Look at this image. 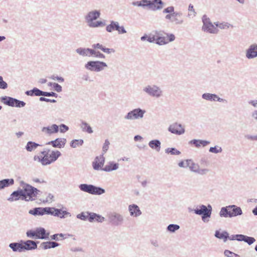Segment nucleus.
<instances>
[{
    "label": "nucleus",
    "mask_w": 257,
    "mask_h": 257,
    "mask_svg": "<svg viewBox=\"0 0 257 257\" xmlns=\"http://www.w3.org/2000/svg\"><path fill=\"white\" fill-rule=\"evenodd\" d=\"M95 217H96V222L102 223L105 221V218L102 216L95 213Z\"/></svg>",
    "instance_id": "60"
},
{
    "label": "nucleus",
    "mask_w": 257,
    "mask_h": 257,
    "mask_svg": "<svg viewBox=\"0 0 257 257\" xmlns=\"http://www.w3.org/2000/svg\"><path fill=\"white\" fill-rule=\"evenodd\" d=\"M41 131L45 135L51 136L59 132V126L56 124H53L47 126H44L42 127Z\"/></svg>",
    "instance_id": "14"
},
{
    "label": "nucleus",
    "mask_w": 257,
    "mask_h": 257,
    "mask_svg": "<svg viewBox=\"0 0 257 257\" xmlns=\"http://www.w3.org/2000/svg\"><path fill=\"white\" fill-rule=\"evenodd\" d=\"M104 162L105 158L103 155L96 157L92 163L93 168L95 170H99L100 169L102 170L103 169L102 167L104 164Z\"/></svg>",
    "instance_id": "16"
},
{
    "label": "nucleus",
    "mask_w": 257,
    "mask_h": 257,
    "mask_svg": "<svg viewBox=\"0 0 257 257\" xmlns=\"http://www.w3.org/2000/svg\"><path fill=\"white\" fill-rule=\"evenodd\" d=\"M107 67L106 63L99 61H91L85 65V68L91 71L100 72Z\"/></svg>",
    "instance_id": "8"
},
{
    "label": "nucleus",
    "mask_w": 257,
    "mask_h": 257,
    "mask_svg": "<svg viewBox=\"0 0 257 257\" xmlns=\"http://www.w3.org/2000/svg\"><path fill=\"white\" fill-rule=\"evenodd\" d=\"M20 185L24 194V198H22V200L26 201L35 200L37 198V195L40 192L39 190L23 181H20Z\"/></svg>",
    "instance_id": "2"
},
{
    "label": "nucleus",
    "mask_w": 257,
    "mask_h": 257,
    "mask_svg": "<svg viewBox=\"0 0 257 257\" xmlns=\"http://www.w3.org/2000/svg\"><path fill=\"white\" fill-rule=\"evenodd\" d=\"M91 50L90 48L80 47L76 49V52L83 57H90Z\"/></svg>",
    "instance_id": "31"
},
{
    "label": "nucleus",
    "mask_w": 257,
    "mask_h": 257,
    "mask_svg": "<svg viewBox=\"0 0 257 257\" xmlns=\"http://www.w3.org/2000/svg\"><path fill=\"white\" fill-rule=\"evenodd\" d=\"M9 246L12 249L14 252H20L23 251V246L22 244V241L21 242H12L9 244Z\"/></svg>",
    "instance_id": "27"
},
{
    "label": "nucleus",
    "mask_w": 257,
    "mask_h": 257,
    "mask_svg": "<svg viewBox=\"0 0 257 257\" xmlns=\"http://www.w3.org/2000/svg\"><path fill=\"white\" fill-rule=\"evenodd\" d=\"M45 207H36L29 211V213L34 216H42L45 214Z\"/></svg>",
    "instance_id": "33"
},
{
    "label": "nucleus",
    "mask_w": 257,
    "mask_h": 257,
    "mask_svg": "<svg viewBox=\"0 0 257 257\" xmlns=\"http://www.w3.org/2000/svg\"><path fill=\"white\" fill-rule=\"evenodd\" d=\"M66 143V139L65 138H57L54 141H51L47 143V145H51L54 148H62L64 147Z\"/></svg>",
    "instance_id": "20"
},
{
    "label": "nucleus",
    "mask_w": 257,
    "mask_h": 257,
    "mask_svg": "<svg viewBox=\"0 0 257 257\" xmlns=\"http://www.w3.org/2000/svg\"><path fill=\"white\" fill-rule=\"evenodd\" d=\"M210 144V142L206 140L193 139L189 142V144L196 148H200L201 147H205Z\"/></svg>",
    "instance_id": "18"
},
{
    "label": "nucleus",
    "mask_w": 257,
    "mask_h": 257,
    "mask_svg": "<svg viewBox=\"0 0 257 257\" xmlns=\"http://www.w3.org/2000/svg\"><path fill=\"white\" fill-rule=\"evenodd\" d=\"M7 88L8 84L4 80L3 77L0 76V89H6Z\"/></svg>",
    "instance_id": "55"
},
{
    "label": "nucleus",
    "mask_w": 257,
    "mask_h": 257,
    "mask_svg": "<svg viewBox=\"0 0 257 257\" xmlns=\"http://www.w3.org/2000/svg\"><path fill=\"white\" fill-rule=\"evenodd\" d=\"M12 98V97H10V96H5L1 97L0 98V100L5 104L9 106L10 105Z\"/></svg>",
    "instance_id": "50"
},
{
    "label": "nucleus",
    "mask_w": 257,
    "mask_h": 257,
    "mask_svg": "<svg viewBox=\"0 0 257 257\" xmlns=\"http://www.w3.org/2000/svg\"><path fill=\"white\" fill-rule=\"evenodd\" d=\"M81 128L83 132H87L88 134H92L93 133V130L91 126L85 121H82Z\"/></svg>",
    "instance_id": "40"
},
{
    "label": "nucleus",
    "mask_w": 257,
    "mask_h": 257,
    "mask_svg": "<svg viewBox=\"0 0 257 257\" xmlns=\"http://www.w3.org/2000/svg\"><path fill=\"white\" fill-rule=\"evenodd\" d=\"M224 254L226 257H240L239 255L227 249L224 250Z\"/></svg>",
    "instance_id": "51"
},
{
    "label": "nucleus",
    "mask_w": 257,
    "mask_h": 257,
    "mask_svg": "<svg viewBox=\"0 0 257 257\" xmlns=\"http://www.w3.org/2000/svg\"><path fill=\"white\" fill-rule=\"evenodd\" d=\"M161 145V142L159 140H151L148 143L149 147L157 152L160 151Z\"/></svg>",
    "instance_id": "26"
},
{
    "label": "nucleus",
    "mask_w": 257,
    "mask_h": 257,
    "mask_svg": "<svg viewBox=\"0 0 257 257\" xmlns=\"http://www.w3.org/2000/svg\"><path fill=\"white\" fill-rule=\"evenodd\" d=\"M59 212V209L54 207H45V214H50L54 216H59L57 213Z\"/></svg>",
    "instance_id": "36"
},
{
    "label": "nucleus",
    "mask_w": 257,
    "mask_h": 257,
    "mask_svg": "<svg viewBox=\"0 0 257 257\" xmlns=\"http://www.w3.org/2000/svg\"><path fill=\"white\" fill-rule=\"evenodd\" d=\"M79 188L81 191L92 195H100L105 192L104 189L91 184H81L79 185Z\"/></svg>",
    "instance_id": "6"
},
{
    "label": "nucleus",
    "mask_w": 257,
    "mask_h": 257,
    "mask_svg": "<svg viewBox=\"0 0 257 257\" xmlns=\"http://www.w3.org/2000/svg\"><path fill=\"white\" fill-rule=\"evenodd\" d=\"M36 233V239H47L49 235V232H46L44 228L38 227L35 229Z\"/></svg>",
    "instance_id": "24"
},
{
    "label": "nucleus",
    "mask_w": 257,
    "mask_h": 257,
    "mask_svg": "<svg viewBox=\"0 0 257 257\" xmlns=\"http://www.w3.org/2000/svg\"><path fill=\"white\" fill-rule=\"evenodd\" d=\"M53 88L54 90L57 92H60L62 91V86L58 83H54Z\"/></svg>",
    "instance_id": "61"
},
{
    "label": "nucleus",
    "mask_w": 257,
    "mask_h": 257,
    "mask_svg": "<svg viewBox=\"0 0 257 257\" xmlns=\"http://www.w3.org/2000/svg\"><path fill=\"white\" fill-rule=\"evenodd\" d=\"M26 235L27 237L29 238H35L36 239V230H28L26 232Z\"/></svg>",
    "instance_id": "52"
},
{
    "label": "nucleus",
    "mask_w": 257,
    "mask_h": 257,
    "mask_svg": "<svg viewBox=\"0 0 257 257\" xmlns=\"http://www.w3.org/2000/svg\"><path fill=\"white\" fill-rule=\"evenodd\" d=\"M188 168L191 172L197 173L201 175H206L208 172V169H201L198 164L195 163L192 160H190Z\"/></svg>",
    "instance_id": "13"
},
{
    "label": "nucleus",
    "mask_w": 257,
    "mask_h": 257,
    "mask_svg": "<svg viewBox=\"0 0 257 257\" xmlns=\"http://www.w3.org/2000/svg\"><path fill=\"white\" fill-rule=\"evenodd\" d=\"M59 128H60V132L61 133H64L68 131L69 130L68 126L64 124H61L59 126Z\"/></svg>",
    "instance_id": "58"
},
{
    "label": "nucleus",
    "mask_w": 257,
    "mask_h": 257,
    "mask_svg": "<svg viewBox=\"0 0 257 257\" xmlns=\"http://www.w3.org/2000/svg\"><path fill=\"white\" fill-rule=\"evenodd\" d=\"M168 131L171 133L177 135H182L185 132L184 127L181 124L178 122H174L170 124L168 128Z\"/></svg>",
    "instance_id": "12"
},
{
    "label": "nucleus",
    "mask_w": 257,
    "mask_h": 257,
    "mask_svg": "<svg viewBox=\"0 0 257 257\" xmlns=\"http://www.w3.org/2000/svg\"><path fill=\"white\" fill-rule=\"evenodd\" d=\"M168 20V22L171 23L173 25H177L182 24L183 20L182 17H166Z\"/></svg>",
    "instance_id": "37"
},
{
    "label": "nucleus",
    "mask_w": 257,
    "mask_h": 257,
    "mask_svg": "<svg viewBox=\"0 0 257 257\" xmlns=\"http://www.w3.org/2000/svg\"><path fill=\"white\" fill-rule=\"evenodd\" d=\"M25 94L28 96H44V91L39 89L38 88L35 87L33 89L30 90H27L25 92Z\"/></svg>",
    "instance_id": "30"
},
{
    "label": "nucleus",
    "mask_w": 257,
    "mask_h": 257,
    "mask_svg": "<svg viewBox=\"0 0 257 257\" xmlns=\"http://www.w3.org/2000/svg\"><path fill=\"white\" fill-rule=\"evenodd\" d=\"M214 235L217 238L223 239V241L225 242L228 237V233L226 231L220 232L219 231L216 230Z\"/></svg>",
    "instance_id": "35"
},
{
    "label": "nucleus",
    "mask_w": 257,
    "mask_h": 257,
    "mask_svg": "<svg viewBox=\"0 0 257 257\" xmlns=\"http://www.w3.org/2000/svg\"><path fill=\"white\" fill-rule=\"evenodd\" d=\"M41 145L36 143L33 142H28L26 146V149L28 152H32V151L35 150L38 146H40Z\"/></svg>",
    "instance_id": "38"
},
{
    "label": "nucleus",
    "mask_w": 257,
    "mask_h": 257,
    "mask_svg": "<svg viewBox=\"0 0 257 257\" xmlns=\"http://www.w3.org/2000/svg\"><path fill=\"white\" fill-rule=\"evenodd\" d=\"M143 91L148 95L155 98H160L163 96V91L157 85H147L143 88Z\"/></svg>",
    "instance_id": "5"
},
{
    "label": "nucleus",
    "mask_w": 257,
    "mask_h": 257,
    "mask_svg": "<svg viewBox=\"0 0 257 257\" xmlns=\"http://www.w3.org/2000/svg\"><path fill=\"white\" fill-rule=\"evenodd\" d=\"M188 209L190 212L193 211L197 215H202V221L206 222L209 221L208 218L211 217L212 208L210 204L207 206L202 204L198 206L195 209H192L189 208Z\"/></svg>",
    "instance_id": "4"
},
{
    "label": "nucleus",
    "mask_w": 257,
    "mask_h": 257,
    "mask_svg": "<svg viewBox=\"0 0 257 257\" xmlns=\"http://www.w3.org/2000/svg\"><path fill=\"white\" fill-rule=\"evenodd\" d=\"M14 184L13 179H5L0 181V190L3 189L6 187L12 186Z\"/></svg>",
    "instance_id": "34"
},
{
    "label": "nucleus",
    "mask_w": 257,
    "mask_h": 257,
    "mask_svg": "<svg viewBox=\"0 0 257 257\" xmlns=\"http://www.w3.org/2000/svg\"><path fill=\"white\" fill-rule=\"evenodd\" d=\"M166 153H170L171 155H179L181 152L174 148H168L165 150Z\"/></svg>",
    "instance_id": "45"
},
{
    "label": "nucleus",
    "mask_w": 257,
    "mask_h": 257,
    "mask_svg": "<svg viewBox=\"0 0 257 257\" xmlns=\"http://www.w3.org/2000/svg\"><path fill=\"white\" fill-rule=\"evenodd\" d=\"M25 105H26V103L24 101L19 100L16 98L15 107L20 108V107H23Z\"/></svg>",
    "instance_id": "54"
},
{
    "label": "nucleus",
    "mask_w": 257,
    "mask_h": 257,
    "mask_svg": "<svg viewBox=\"0 0 257 257\" xmlns=\"http://www.w3.org/2000/svg\"><path fill=\"white\" fill-rule=\"evenodd\" d=\"M190 159H187L180 162L178 164V166L181 168H188L189 165Z\"/></svg>",
    "instance_id": "49"
},
{
    "label": "nucleus",
    "mask_w": 257,
    "mask_h": 257,
    "mask_svg": "<svg viewBox=\"0 0 257 257\" xmlns=\"http://www.w3.org/2000/svg\"><path fill=\"white\" fill-rule=\"evenodd\" d=\"M107 217L109 222L114 226L121 225L124 222L123 216L116 212H110Z\"/></svg>",
    "instance_id": "10"
},
{
    "label": "nucleus",
    "mask_w": 257,
    "mask_h": 257,
    "mask_svg": "<svg viewBox=\"0 0 257 257\" xmlns=\"http://www.w3.org/2000/svg\"><path fill=\"white\" fill-rule=\"evenodd\" d=\"M221 217L231 218L242 214V211L240 207L235 205H230L221 208L219 213Z\"/></svg>",
    "instance_id": "3"
},
{
    "label": "nucleus",
    "mask_w": 257,
    "mask_h": 257,
    "mask_svg": "<svg viewBox=\"0 0 257 257\" xmlns=\"http://www.w3.org/2000/svg\"><path fill=\"white\" fill-rule=\"evenodd\" d=\"M163 7V3L161 0L150 1L149 8L152 10L160 9Z\"/></svg>",
    "instance_id": "25"
},
{
    "label": "nucleus",
    "mask_w": 257,
    "mask_h": 257,
    "mask_svg": "<svg viewBox=\"0 0 257 257\" xmlns=\"http://www.w3.org/2000/svg\"><path fill=\"white\" fill-rule=\"evenodd\" d=\"M180 226L177 224H171L167 227V230L170 233H175L177 230H179Z\"/></svg>",
    "instance_id": "42"
},
{
    "label": "nucleus",
    "mask_w": 257,
    "mask_h": 257,
    "mask_svg": "<svg viewBox=\"0 0 257 257\" xmlns=\"http://www.w3.org/2000/svg\"><path fill=\"white\" fill-rule=\"evenodd\" d=\"M92 47L93 48V49H100L102 51L103 50V49L104 48V47L101 44H100L99 43L93 44L92 45Z\"/></svg>",
    "instance_id": "64"
},
{
    "label": "nucleus",
    "mask_w": 257,
    "mask_h": 257,
    "mask_svg": "<svg viewBox=\"0 0 257 257\" xmlns=\"http://www.w3.org/2000/svg\"><path fill=\"white\" fill-rule=\"evenodd\" d=\"M150 4L149 0H142L139 2H137V5L139 6H147L149 7Z\"/></svg>",
    "instance_id": "57"
},
{
    "label": "nucleus",
    "mask_w": 257,
    "mask_h": 257,
    "mask_svg": "<svg viewBox=\"0 0 257 257\" xmlns=\"http://www.w3.org/2000/svg\"><path fill=\"white\" fill-rule=\"evenodd\" d=\"M203 26L202 30L209 34H217L218 29L217 27L211 22L209 18L203 17L202 19Z\"/></svg>",
    "instance_id": "11"
},
{
    "label": "nucleus",
    "mask_w": 257,
    "mask_h": 257,
    "mask_svg": "<svg viewBox=\"0 0 257 257\" xmlns=\"http://www.w3.org/2000/svg\"><path fill=\"white\" fill-rule=\"evenodd\" d=\"M110 145V143L108 140H105L104 143L103 144V147H102V154L104 155L109 148V146Z\"/></svg>",
    "instance_id": "48"
},
{
    "label": "nucleus",
    "mask_w": 257,
    "mask_h": 257,
    "mask_svg": "<svg viewBox=\"0 0 257 257\" xmlns=\"http://www.w3.org/2000/svg\"><path fill=\"white\" fill-rule=\"evenodd\" d=\"M88 212H83L77 215V218L82 220H88Z\"/></svg>",
    "instance_id": "47"
},
{
    "label": "nucleus",
    "mask_w": 257,
    "mask_h": 257,
    "mask_svg": "<svg viewBox=\"0 0 257 257\" xmlns=\"http://www.w3.org/2000/svg\"><path fill=\"white\" fill-rule=\"evenodd\" d=\"M119 164L118 163H114L113 162H110L108 164L105 165L104 168L102 170L105 172H111L112 171L116 170L118 169Z\"/></svg>",
    "instance_id": "28"
},
{
    "label": "nucleus",
    "mask_w": 257,
    "mask_h": 257,
    "mask_svg": "<svg viewBox=\"0 0 257 257\" xmlns=\"http://www.w3.org/2000/svg\"><path fill=\"white\" fill-rule=\"evenodd\" d=\"M86 22L90 27H97L104 25L103 22L98 21V17H86Z\"/></svg>",
    "instance_id": "23"
},
{
    "label": "nucleus",
    "mask_w": 257,
    "mask_h": 257,
    "mask_svg": "<svg viewBox=\"0 0 257 257\" xmlns=\"http://www.w3.org/2000/svg\"><path fill=\"white\" fill-rule=\"evenodd\" d=\"M214 25L216 26V27H218L221 29H228L229 28H233V26L231 25L230 24L227 23V22H215L214 23Z\"/></svg>",
    "instance_id": "39"
},
{
    "label": "nucleus",
    "mask_w": 257,
    "mask_h": 257,
    "mask_svg": "<svg viewBox=\"0 0 257 257\" xmlns=\"http://www.w3.org/2000/svg\"><path fill=\"white\" fill-rule=\"evenodd\" d=\"M38 242H39L38 241L36 242L32 240L22 241L23 251L25 250H29L36 249L37 248V243Z\"/></svg>",
    "instance_id": "21"
},
{
    "label": "nucleus",
    "mask_w": 257,
    "mask_h": 257,
    "mask_svg": "<svg viewBox=\"0 0 257 257\" xmlns=\"http://www.w3.org/2000/svg\"><path fill=\"white\" fill-rule=\"evenodd\" d=\"M50 78L53 80H57L59 82H63L64 81V79L62 77L57 75H52L50 77Z\"/></svg>",
    "instance_id": "56"
},
{
    "label": "nucleus",
    "mask_w": 257,
    "mask_h": 257,
    "mask_svg": "<svg viewBox=\"0 0 257 257\" xmlns=\"http://www.w3.org/2000/svg\"><path fill=\"white\" fill-rule=\"evenodd\" d=\"M24 198V194L22 189H20L17 191H14L8 198V200L10 202L18 201L19 199L22 200Z\"/></svg>",
    "instance_id": "19"
},
{
    "label": "nucleus",
    "mask_w": 257,
    "mask_h": 257,
    "mask_svg": "<svg viewBox=\"0 0 257 257\" xmlns=\"http://www.w3.org/2000/svg\"><path fill=\"white\" fill-rule=\"evenodd\" d=\"M90 56L100 59H104L105 57L104 54L99 51L95 50L93 49H91V50Z\"/></svg>",
    "instance_id": "41"
},
{
    "label": "nucleus",
    "mask_w": 257,
    "mask_h": 257,
    "mask_svg": "<svg viewBox=\"0 0 257 257\" xmlns=\"http://www.w3.org/2000/svg\"><path fill=\"white\" fill-rule=\"evenodd\" d=\"M202 98L206 100L210 101H218L220 102H224L226 101V100L220 98L215 94L210 93H205L202 95Z\"/></svg>",
    "instance_id": "15"
},
{
    "label": "nucleus",
    "mask_w": 257,
    "mask_h": 257,
    "mask_svg": "<svg viewBox=\"0 0 257 257\" xmlns=\"http://www.w3.org/2000/svg\"><path fill=\"white\" fill-rule=\"evenodd\" d=\"M57 213L60 215L57 216L60 217V218H64L67 216H71L70 213H69V212H68L66 210H62L61 209H59V212H58Z\"/></svg>",
    "instance_id": "46"
},
{
    "label": "nucleus",
    "mask_w": 257,
    "mask_h": 257,
    "mask_svg": "<svg viewBox=\"0 0 257 257\" xmlns=\"http://www.w3.org/2000/svg\"><path fill=\"white\" fill-rule=\"evenodd\" d=\"M83 143V140L82 139L73 140L70 143V146L73 148H76L78 147L81 146Z\"/></svg>",
    "instance_id": "43"
},
{
    "label": "nucleus",
    "mask_w": 257,
    "mask_h": 257,
    "mask_svg": "<svg viewBox=\"0 0 257 257\" xmlns=\"http://www.w3.org/2000/svg\"><path fill=\"white\" fill-rule=\"evenodd\" d=\"M59 245V244L55 241H47L42 242L40 247L43 249H47L51 248H55Z\"/></svg>",
    "instance_id": "29"
},
{
    "label": "nucleus",
    "mask_w": 257,
    "mask_h": 257,
    "mask_svg": "<svg viewBox=\"0 0 257 257\" xmlns=\"http://www.w3.org/2000/svg\"><path fill=\"white\" fill-rule=\"evenodd\" d=\"M175 39V36L173 34L165 33L163 35L161 33H156V44L163 45L173 42Z\"/></svg>",
    "instance_id": "9"
},
{
    "label": "nucleus",
    "mask_w": 257,
    "mask_h": 257,
    "mask_svg": "<svg viewBox=\"0 0 257 257\" xmlns=\"http://www.w3.org/2000/svg\"><path fill=\"white\" fill-rule=\"evenodd\" d=\"M146 112V110L141 108L138 107L134 108L128 112L124 116V118L128 120L142 119L144 117Z\"/></svg>",
    "instance_id": "7"
},
{
    "label": "nucleus",
    "mask_w": 257,
    "mask_h": 257,
    "mask_svg": "<svg viewBox=\"0 0 257 257\" xmlns=\"http://www.w3.org/2000/svg\"><path fill=\"white\" fill-rule=\"evenodd\" d=\"M209 152L211 153L218 154L222 152V149L219 146L211 147L209 149Z\"/></svg>",
    "instance_id": "44"
},
{
    "label": "nucleus",
    "mask_w": 257,
    "mask_h": 257,
    "mask_svg": "<svg viewBox=\"0 0 257 257\" xmlns=\"http://www.w3.org/2000/svg\"><path fill=\"white\" fill-rule=\"evenodd\" d=\"M147 41L150 43H155L156 44V34L153 36H149L148 38Z\"/></svg>",
    "instance_id": "62"
},
{
    "label": "nucleus",
    "mask_w": 257,
    "mask_h": 257,
    "mask_svg": "<svg viewBox=\"0 0 257 257\" xmlns=\"http://www.w3.org/2000/svg\"><path fill=\"white\" fill-rule=\"evenodd\" d=\"M44 96H53L55 97H57L58 96V94L54 92H45L44 91Z\"/></svg>",
    "instance_id": "59"
},
{
    "label": "nucleus",
    "mask_w": 257,
    "mask_h": 257,
    "mask_svg": "<svg viewBox=\"0 0 257 257\" xmlns=\"http://www.w3.org/2000/svg\"><path fill=\"white\" fill-rule=\"evenodd\" d=\"M43 156H35L34 160L40 162L42 165L46 166L55 162L58 158L61 156V154L59 151H52L45 149L41 152Z\"/></svg>",
    "instance_id": "1"
},
{
    "label": "nucleus",
    "mask_w": 257,
    "mask_h": 257,
    "mask_svg": "<svg viewBox=\"0 0 257 257\" xmlns=\"http://www.w3.org/2000/svg\"><path fill=\"white\" fill-rule=\"evenodd\" d=\"M112 31H117L119 34H124L126 33L123 26H120L117 22L111 21Z\"/></svg>",
    "instance_id": "32"
},
{
    "label": "nucleus",
    "mask_w": 257,
    "mask_h": 257,
    "mask_svg": "<svg viewBox=\"0 0 257 257\" xmlns=\"http://www.w3.org/2000/svg\"><path fill=\"white\" fill-rule=\"evenodd\" d=\"M95 213L93 212H88V221L90 222L94 221V217H95Z\"/></svg>",
    "instance_id": "63"
},
{
    "label": "nucleus",
    "mask_w": 257,
    "mask_h": 257,
    "mask_svg": "<svg viewBox=\"0 0 257 257\" xmlns=\"http://www.w3.org/2000/svg\"><path fill=\"white\" fill-rule=\"evenodd\" d=\"M128 210L130 216L133 217H138L142 214L139 207L135 204L129 205Z\"/></svg>",
    "instance_id": "17"
},
{
    "label": "nucleus",
    "mask_w": 257,
    "mask_h": 257,
    "mask_svg": "<svg viewBox=\"0 0 257 257\" xmlns=\"http://www.w3.org/2000/svg\"><path fill=\"white\" fill-rule=\"evenodd\" d=\"M246 57L249 59H253L257 57V45H251L247 49L246 52Z\"/></svg>",
    "instance_id": "22"
},
{
    "label": "nucleus",
    "mask_w": 257,
    "mask_h": 257,
    "mask_svg": "<svg viewBox=\"0 0 257 257\" xmlns=\"http://www.w3.org/2000/svg\"><path fill=\"white\" fill-rule=\"evenodd\" d=\"M255 239L254 237L245 235L244 241L246 242L248 245H251L254 243Z\"/></svg>",
    "instance_id": "53"
}]
</instances>
